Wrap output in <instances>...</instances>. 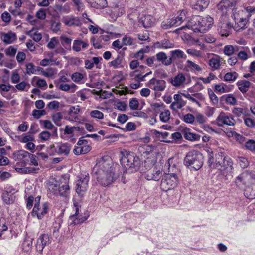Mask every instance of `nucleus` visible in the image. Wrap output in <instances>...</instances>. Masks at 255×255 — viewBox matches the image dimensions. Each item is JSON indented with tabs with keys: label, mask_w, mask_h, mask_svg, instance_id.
Returning <instances> with one entry per match:
<instances>
[{
	"label": "nucleus",
	"mask_w": 255,
	"mask_h": 255,
	"mask_svg": "<svg viewBox=\"0 0 255 255\" xmlns=\"http://www.w3.org/2000/svg\"><path fill=\"white\" fill-rule=\"evenodd\" d=\"M238 0H221L216 8L217 14L222 17H226L232 12V17L235 22L234 28L237 31L245 29L250 17L255 13V6H248L240 8L236 7Z\"/></svg>",
	"instance_id": "f257e3e1"
},
{
	"label": "nucleus",
	"mask_w": 255,
	"mask_h": 255,
	"mask_svg": "<svg viewBox=\"0 0 255 255\" xmlns=\"http://www.w3.org/2000/svg\"><path fill=\"white\" fill-rule=\"evenodd\" d=\"M98 182L103 186H107L117 178L115 170L108 161L101 159L94 168Z\"/></svg>",
	"instance_id": "f03ea898"
},
{
	"label": "nucleus",
	"mask_w": 255,
	"mask_h": 255,
	"mask_svg": "<svg viewBox=\"0 0 255 255\" xmlns=\"http://www.w3.org/2000/svg\"><path fill=\"white\" fill-rule=\"evenodd\" d=\"M69 179L70 175L68 174L51 179L48 184L49 194L56 197H67L68 196L70 190L69 185Z\"/></svg>",
	"instance_id": "7ed1b4c3"
},
{
	"label": "nucleus",
	"mask_w": 255,
	"mask_h": 255,
	"mask_svg": "<svg viewBox=\"0 0 255 255\" xmlns=\"http://www.w3.org/2000/svg\"><path fill=\"white\" fill-rule=\"evenodd\" d=\"M213 24V19L210 16L203 17L200 16H194L188 21L185 26L180 29H191L194 32L205 33L211 27Z\"/></svg>",
	"instance_id": "20e7f679"
},
{
	"label": "nucleus",
	"mask_w": 255,
	"mask_h": 255,
	"mask_svg": "<svg viewBox=\"0 0 255 255\" xmlns=\"http://www.w3.org/2000/svg\"><path fill=\"white\" fill-rule=\"evenodd\" d=\"M184 163L190 170L197 171L203 165V156L197 150L188 152L184 158Z\"/></svg>",
	"instance_id": "39448f33"
},
{
	"label": "nucleus",
	"mask_w": 255,
	"mask_h": 255,
	"mask_svg": "<svg viewBox=\"0 0 255 255\" xmlns=\"http://www.w3.org/2000/svg\"><path fill=\"white\" fill-rule=\"evenodd\" d=\"M121 154V163L126 170H130L133 172L139 169L140 161L138 157L126 151L122 152Z\"/></svg>",
	"instance_id": "423d86ee"
},
{
	"label": "nucleus",
	"mask_w": 255,
	"mask_h": 255,
	"mask_svg": "<svg viewBox=\"0 0 255 255\" xmlns=\"http://www.w3.org/2000/svg\"><path fill=\"white\" fill-rule=\"evenodd\" d=\"M208 153V164L211 168H217L219 170L224 169V165L226 161V157L222 152L214 153L211 148L207 150Z\"/></svg>",
	"instance_id": "0eeeda50"
},
{
	"label": "nucleus",
	"mask_w": 255,
	"mask_h": 255,
	"mask_svg": "<svg viewBox=\"0 0 255 255\" xmlns=\"http://www.w3.org/2000/svg\"><path fill=\"white\" fill-rule=\"evenodd\" d=\"M72 145L70 143H57L51 145L47 149V152L50 155H59L67 156L71 149Z\"/></svg>",
	"instance_id": "6e6552de"
},
{
	"label": "nucleus",
	"mask_w": 255,
	"mask_h": 255,
	"mask_svg": "<svg viewBox=\"0 0 255 255\" xmlns=\"http://www.w3.org/2000/svg\"><path fill=\"white\" fill-rule=\"evenodd\" d=\"M77 179L75 182L76 191L80 196H83L86 192L89 181V176L87 174H81L77 177Z\"/></svg>",
	"instance_id": "1a4fd4ad"
},
{
	"label": "nucleus",
	"mask_w": 255,
	"mask_h": 255,
	"mask_svg": "<svg viewBox=\"0 0 255 255\" xmlns=\"http://www.w3.org/2000/svg\"><path fill=\"white\" fill-rule=\"evenodd\" d=\"M177 177L175 174H165L162 178L160 187L164 191H167L175 187L177 185Z\"/></svg>",
	"instance_id": "9d476101"
},
{
	"label": "nucleus",
	"mask_w": 255,
	"mask_h": 255,
	"mask_svg": "<svg viewBox=\"0 0 255 255\" xmlns=\"http://www.w3.org/2000/svg\"><path fill=\"white\" fill-rule=\"evenodd\" d=\"M18 190L10 185H7L2 194V199L3 202L8 205L13 203L15 200V196Z\"/></svg>",
	"instance_id": "9b49d317"
},
{
	"label": "nucleus",
	"mask_w": 255,
	"mask_h": 255,
	"mask_svg": "<svg viewBox=\"0 0 255 255\" xmlns=\"http://www.w3.org/2000/svg\"><path fill=\"white\" fill-rule=\"evenodd\" d=\"M218 15L221 17L218 26V33L222 36L227 37L231 33L232 26L230 23L227 21V16L222 17L221 15Z\"/></svg>",
	"instance_id": "f8f14e48"
},
{
	"label": "nucleus",
	"mask_w": 255,
	"mask_h": 255,
	"mask_svg": "<svg viewBox=\"0 0 255 255\" xmlns=\"http://www.w3.org/2000/svg\"><path fill=\"white\" fill-rule=\"evenodd\" d=\"M75 213L74 215L70 216L69 219V223L70 225H75L83 223L88 218L89 215L82 216L79 213V205L77 202L74 203Z\"/></svg>",
	"instance_id": "ddd939ff"
},
{
	"label": "nucleus",
	"mask_w": 255,
	"mask_h": 255,
	"mask_svg": "<svg viewBox=\"0 0 255 255\" xmlns=\"http://www.w3.org/2000/svg\"><path fill=\"white\" fill-rule=\"evenodd\" d=\"M146 86L154 91L156 95L164 91L166 88V82L163 80L153 78L146 83Z\"/></svg>",
	"instance_id": "4468645a"
},
{
	"label": "nucleus",
	"mask_w": 255,
	"mask_h": 255,
	"mask_svg": "<svg viewBox=\"0 0 255 255\" xmlns=\"http://www.w3.org/2000/svg\"><path fill=\"white\" fill-rule=\"evenodd\" d=\"M217 125L222 126L223 125L234 126L235 124V120L232 115L229 113L221 112L216 118Z\"/></svg>",
	"instance_id": "2eb2a0df"
},
{
	"label": "nucleus",
	"mask_w": 255,
	"mask_h": 255,
	"mask_svg": "<svg viewBox=\"0 0 255 255\" xmlns=\"http://www.w3.org/2000/svg\"><path fill=\"white\" fill-rule=\"evenodd\" d=\"M80 111V106L78 105L75 106H71L68 112L67 115L65 117V119L70 122H81V118L78 115Z\"/></svg>",
	"instance_id": "dca6fc26"
},
{
	"label": "nucleus",
	"mask_w": 255,
	"mask_h": 255,
	"mask_svg": "<svg viewBox=\"0 0 255 255\" xmlns=\"http://www.w3.org/2000/svg\"><path fill=\"white\" fill-rule=\"evenodd\" d=\"M48 204L47 202L44 203L42 206H38L34 205L33 210L31 212L32 216H36L38 219H41L48 212Z\"/></svg>",
	"instance_id": "f3484780"
},
{
	"label": "nucleus",
	"mask_w": 255,
	"mask_h": 255,
	"mask_svg": "<svg viewBox=\"0 0 255 255\" xmlns=\"http://www.w3.org/2000/svg\"><path fill=\"white\" fill-rule=\"evenodd\" d=\"M162 174V170L155 167H152L145 173V178L147 180L158 181Z\"/></svg>",
	"instance_id": "a211bd4d"
},
{
	"label": "nucleus",
	"mask_w": 255,
	"mask_h": 255,
	"mask_svg": "<svg viewBox=\"0 0 255 255\" xmlns=\"http://www.w3.org/2000/svg\"><path fill=\"white\" fill-rule=\"evenodd\" d=\"M50 239L48 234H43L40 236L37 240L36 249L37 252L41 253L44 247L50 244Z\"/></svg>",
	"instance_id": "6ab92c4d"
},
{
	"label": "nucleus",
	"mask_w": 255,
	"mask_h": 255,
	"mask_svg": "<svg viewBox=\"0 0 255 255\" xmlns=\"http://www.w3.org/2000/svg\"><path fill=\"white\" fill-rule=\"evenodd\" d=\"M249 179V175L246 172L239 174L235 179L236 186L240 189H244Z\"/></svg>",
	"instance_id": "aec40b11"
},
{
	"label": "nucleus",
	"mask_w": 255,
	"mask_h": 255,
	"mask_svg": "<svg viewBox=\"0 0 255 255\" xmlns=\"http://www.w3.org/2000/svg\"><path fill=\"white\" fill-rule=\"evenodd\" d=\"M62 22L69 27L79 26L82 24L79 18L73 16L64 17Z\"/></svg>",
	"instance_id": "412c9836"
},
{
	"label": "nucleus",
	"mask_w": 255,
	"mask_h": 255,
	"mask_svg": "<svg viewBox=\"0 0 255 255\" xmlns=\"http://www.w3.org/2000/svg\"><path fill=\"white\" fill-rule=\"evenodd\" d=\"M238 50L237 57L241 60L246 61L250 57L251 51L248 47L238 46Z\"/></svg>",
	"instance_id": "4be33fe9"
},
{
	"label": "nucleus",
	"mask_w": 255,
	"mask_h": 255,
	"mask_svg": "<svg viewBox=\"0 0 255 255\" xmlns=\"http://www.w3.org/2000/svg\"><path fill=\"white\" fill-rule=\"evenodd\" d=\"M89 45L87 41H82L80 39L74 40L72 49L76 52H80L81 50L87 49Z\"/></svg>",
	"instance_id": "5701e85b"
},
{
	"label": "nucleus",
	"mask_w": 255,
	"mask_h": 255,
	"mask_svg": "<svg viewBox=\"0 0 255 255\" xmlns=\"http://www.w3.org/2000/svg\"><path fill=\"white\" fill-rule=\"evenodd\" d=\"M185 68L187 71L195 74L201 72L202 70L199 65L189 60H188L186 62Z\"/></svg>",
	"instance_id": "b1692460"
},
{
	"label": "nucleus",
	"mask_w": 255,
	"mask_h": 255,
	"mask_svg": "<svg viewBox=\"0 0 255 255\" xmlns=\"http://www.w3.org/2000/svg\"><path fill=\"white\" fill-rule=\"evenodd\" d=\"M170 59H171V63L172 62V61H175L179 59L185 60L187 58L186 55L180 49L172 50L170 52Z\"/></svg>",
	"instance_id": "393cba45"
},
{
	"label": "nucleus",
	"mask_w": 255,
	"mask_h": 255,
	"mask_svg": "<svg viewBox=\"0 0 255 255\" xmlns=\"http://www.w3.org/2000/svg\"><path fill=\"white\" fill-rule=\"evenodd\" d=\"M185 19V11L182 10L180 11L179 14L177 16L172 18H170V20L171 23L173 24V27H177L180 25Z\"/></svg>",
	"instance_id": "a878e982"
},
{
	"label": "nucleus",
	"mask_w": 255,
	"mask_h": 255,
	"mask_svg": "<svg viewBox=\"0 0 255 255\" xmlns=\"http://www.w3.org/2000/svg\"><path fill=\"white\" fill-rule=\"evenodd\" d=\"M186 78L182 73H179L171 79V83L175 87H180L185 81Z\"/></svg>",
	"instance_id": "bb28decb"
},
{
	"label": "nucleus",
	"mask_w": 255,
	"mask_h": 255,
	"mask_svg": "<svg viewBox=\"0 0 255 255\" xmlns=\"http://www.w3.org/2000/svg\"><path fill=\"white\" fill-rule=\"evenodd\" d=\"M209 3V0H199L197 2L193 4L192 8L193 9L202 11L207 7Z\"/></svg>",
	"instance_id": "cd10ccee"
},
{
	"label": "nucleus",
	"mask_w": 255,
	"mask_h": 255,
	"mask_svg": "<svg viewBox=\"0 0 255 255\" xmlns=\"http://www.w3.org/2000/svg\"><path fill=\"white\" fill-rule=\"evenodd\" d=\"M174 47V44L170 41L164 39L154 44V47L160 49H169Z\"/></svg>",
	"instance_id": "c85d7f7f"
},
{
	"label": "nucleus",
	"mask_w": 255,
	"mask_h": 255,
	"mask_svg": "<svg viewBox=\"0 0 255 255\" xmlns=\"http://www.w3.org/2000/svg\"><path fill=\"white\" fill-rule=\"evenodd\" d=\"M251 82L245 80H240L237 83L238 89L242 93H246L251 87Z\"/></svg>",
	"instance_id": "c756f323"
},
{
	"label": "nucleus",
	"mask_w": 255,
	"mask_h": 255,
	"mask_svg": "<svg viewBox=\"0 0 255 255\" xmlns=\"http://www.w3.org/2000/svg\"><path fill=\"white\" fill-rule=\"evenodd\" d=\"M156 59L166 66L169 65L171 64V59H170V57L168 58L166 54L163 52H160L157 53L155 55Z\"/></svg>",
	"instance_id": "7c9ffc66"
},
{
	"label": "nucleus",
	"mask_w": 255,
	"mask_h": 255,
	"mask_svg": "<svg viewBox=\"0 0 255 255\" xmlns=\"http://www.w3.org/2000/svg\"><path fill=\"white\" fill-rule=\"evenodd\" d=\"M14 156L16 160L18 161H22L25 160V161L28 160L29 156L30 154L25 150H19L14 153Z\"/></svg>",
	"instance_id": "2f4dec72"
},
{
	"label": "nucleus",
	"mask_w": 255,
	"mask_h": 255,
	"mask_svg": "<svg viewBox=\"0 0 255 255\" xmlns=\"http://www.w3.org/2000/svg\"><path fill=\"white\" fill-rule=\"evenodd\" d=\"M61 224L62 221L60 219L56 220L51 228L52 236L55 238H57L59 236V230L61 228Z\"/></svg>",
	"instance_id": "473e14b6"
},
{
	"label": "nucleus",
	"mask_w": 255,
	"mask_h": 255,
	"mask_svg": "<svg viewBox=\"0 0 255 255\" xmlns=\"http://www.w3.org/2000/svg\"><path fill=\"white\" fill-rule=\"evenodd\" d=\"M183 133L184 138L189 141H199L201 137L200 135L191 132L189 129H185Z\"/></svg>",
	"instance_id": "72a5a7b5"
},
{
	"label": "nucleus",
	"mask_w": 255,
	"mask_h": 255,
	"mask_svg": "<svg viewBox=\"0 0 255 255\" xmlns=\"http://www.w3.org/2000/svg\"><path fill=\"white\" fill-rule=\"evenodd\" d=\"M208 64L212 70H218L221 66V59L218 56H215L209 59Z\"/></svg>",
	"instance_id": "f704fd0d"
},
{
	"label": "nucleus",
	"mask_w": 255,
	"mask_h": 255,
	"mask_svg": "<svg viewBox=\"0 0 255 255\" xmlns=\"http://www.w3.org/2000/svg\"><path fill=\"white\" fill-rule=\"evenodd\" d=\"M33 239L30 237H25L24 241L22 244V250L25 252L30 251L32 247Z\"/></svg>",
	"instance_id": "c9c22d12"
},
{
	"label": "nucleus",
	"mask_w": 255,
	"mask_h": 255,
	"mask_svg": "<svg viewBox=\"0 0 255 255\" xmlns=\"http://www.w3.org/2000/svg\"><path fill=\"white\" fill-rule=\"evenodd\" d=\"M100 60H102V58L98 57H94L91 59H87L85 61V67L86 69H91L94 66V65H97Z\"/></svg>",
	"instance_id": "e433bc0d"
},
{
	"label": "nucleus",
	"mask_w": 255,
	"mask_h": 255,
	"mask_svg": "<svg viewBox=\"0 0 255 255\" xmlns=\"http://www.w3.org/2000/svg\"><path fill=\"white\" fill-rule=\"evenodd\" d=\"M77 88V86L74 83H72L70 85L62 83L60 84L59 86V89L60 90L65 92L70 91L72 93L75 92Z\"/></svg>",
	"instance_id": "4c0bfd02"
},
{
	"label": "nucleus",
	"mask_w": 255,
	"mask_h": 255,
	"mask_svg": "<svg viewBox=\"0 0 255 255\" xmlns=\"http://www.w3.org/2000/svg\"><path fill=\"white\" fill-rule=\"evenodd\" d=\"M40 123L43 125L45 128L48 129H54L53 131V134H55V136L57 135V128L55 127L52 123L49 120H40Z\"/></svg>",
	"instance_id": "58836bf2"
},
{
	"label": "nucleus",
	"mask_w": 255,
	"mask_h": 255,
	"mask_svg": "<svg viewBox=\"0 0 255 255\" xmlns=\"http://www.w3.org/2000/svg\"><path fill=\"white\" fill-rule=\"evenodd\" d=\"M238 45H227L224 47V53L226 55L231 56L237 52Z\"/></svg>",
	"instance_id": "ea45409f"
},
{
	"label": "nucleus",
	"mask_w": 255,
	"mask_h": 255,
	"mask_svg": "<svg viewBox=\"0 0 255 255\" xmlns=\"http://www.w3.org/2000/svg\"><path fill=\"white\" fill-rule=\"evenodd\" d=\"M238 77V74L236 72H230L226 73L224 76L223 80L228 82H234Z\"/></svg>",
	"instance_id": "a19ab883"
},
{
	"label": "nucleus",
	"mask_w": 255,
	"mask_h": 255,
	"mask_svg": "<svg viewBox=\"0 0 255 255\" xmlns=\"http://www.w3.org/2000/svg\"><path fill=\"white\" fill-rule=\"evenodd\" d=\"M2 39L3 41L6 44H10L12 43L16 39L15 34L12 32H8L6 34H4Z\"/></svg>",
	"instance_id": "79ce46f5"
},
{
	"label": "nucleus",
	"mask_w": 255,
	"mask_h": 255,
	"mask_svg": "<svg viewBox=\"0 0 255 255\" xmlns=\"http://www.w3.org/2000/svg\"><path fill=\"white\" fill-rule=\"evenodd\" d=\"M189 100L193 103H195L198 106L200 107L201 104L199 100L203 101L204 97L201 93H196L192 94Z\"/></svg>",
	"instance_id": "37998d69"
},
{
	"label": "nucleus",
	"mask_w": 255,
	"mask_h": 255,
	"mask_svg": "<svg viewBox=\"0 0 255 255\" xmlns=\"http://www.w3.org/2000/svg\"><path fill=\"white\" fill-rule=\"evenodd\" d=\"M85 0L90 5V6L97 9L104 8L106 7L108 5L107 0H103L101 3L99 4L96 3L95 2H92L90 0Z\"/></svg>",
	"instance_id": "c03bdc74"
},
{
	"label": "nucleus",
	"mask_w": 255,
	"mask_h": 255,
	"mask_svg": "<svg viewBox=\"0 0 255 255\" xmlns=\"http://www.w3.org/2000/svg\"><path fill=\"white\" fill-rule=\"evenodd\" d=\"M122 43L125 46H131L136 44V40L130 36L125 35L122 38Z\"/></svg>",
	"instance_id": "a18cd8bd"
},
{
	"label": "nucleus",
	"mask_w": 255,
	"mask_h": 255,
	"mask_svg": "<svg viewBox=\"0 0 255 255\" xmlns=\"http://www.w3.org/2000/svg\"><path fill=\"white\" fill-rule=\"evenodd\" d=\"M61 44L66 49H70L71 48V43L72 39L67 37L65 35H62L60 37Z\"/></svg>",
	"instance_id": "49530a36"
},
{
	"label": "nucleus",
	"mask_w": 255,
	"mask_h": 255,
	"mask_svg": "<svg viewBox=\"0 0 255 255\" xmlns=\"http://www.w3.org/2000/svg\"><path fill=\"white\" fill-rule=\"evenodd\" d=\"M245 196L250 199L255 198V190H254L252 187H246L244 190Z\"/></svg>",
	"instance_id": "de8ad7c7"
},
{
	"label": "nucleus",
	"mask_w": 255,
	"mask_h": 255,
	"mask_svg": "<svg viewBox=\"0 0 255 255\" xmlns=\"http://www.w3.org/2000/svg\"><path fill=\"white\" fill-rule=\"evenodd\" d=\"M122 58L118 56L117 57L109 63V66L113 67L114 68H119L122 67Z\"/></svg>",
	"instance_id": "09e8293b"
},
{
	"label": "nucleus",
	"mask_w": 255,
	"mask_h": 255,
	"mask_svg": "<svg viewBox=\"0 0 255 255\" xmlns=\"http://www.w3.org/2000/svg\"><path fill=\"white\" fill-rule=\"evenodd\" d=\"M237 162L239 165L242 168V169H245L247 168L249 164V161L248 159L242 156H238L237 158Z\"/></svg>",
	"instance_id": "8fccbe9b"
},
{
	"label": "nucleus",
	"mask_w": 255,
	"mask_h": 255,
	"mask_svg": "<svg viewBox=\"0 0 255 255\" xmlns=\"http://www.w3.org/2000/svg\"><path fill=\"white\" fill-rule=\"evenodd\" d=\"M225 101L226 103L232 106H235L237 104L236 98L232 94L225 95Z\"/></svg>",
	"instance_id": "3c124183"
},
{
	"label": "nucleus",
	"mask_w": 255,
	"mask_h": 255,
	"mask_svg": "<svg viewBox=\"0 0 255 255\" xmlns=\"http://www.w3.org/2000/svg\"><path fill=\"white\" fill-rule=\"evenodd\" d=\"M71 79L73 81L77 83H82V81L84 78L83 74L81 73L76 72L73 73L71 76Z\"/></svg>",
	"instance_id": "603ef678"
},
{
	"label": "nucleus",
	"mask_w": 255,
	"mask_h": 255,
	"mask_svg": "<svg viewBox=\"0 0 255 255\" xmlns=\"http://www.w3.org/2000/svg\"><path fill=\"white\" fill-rule=\"evenodd\" d=\"M76 10L78 12H81L85 9V5L81 0H71Z\"/></svg>",
	"instance_id": "864d4df0"
},
{
	"label": "nucleus",
	"mask_w": 255,
	"mask_h": 255,
	"mask_svg": "<svg viewBox=\"0 0 255 255\" xmlns=\"http://www.w3.org/2000/svg\"><path fill=\"white\" fill-rule=\"evenodd\" d=\"M245 148L251 152L255 151V141L253 139H249L245 142Z\"/></svg>",
	"instance_id": "5fc2aeb1"
},
{
	"label": "nucleus",
	"mask_w": 255,
	"mask_h": 255,
	"mask_svg": "<svg viewBox=\"0 0 255 255\" xmlns=\"http://www.w3.org/2000/svg\"><path fill=\"white\" fill-rule=\"evenodd\" d=\"M214 89L216 92H218L220 94L229 92L227 86L224 83L215 85Z\"/></svg>",
	"instance_id": "6e6d98bb"
},
{
	"label": "nucleus",
	"mask_w": 255,
	"mask_h": 255,
	"mask_svg": "<svg viewBox=\"0 0 255 255\" xmlns=\"http://www.w3.org/2000/svg\"><path fill=\"white\" fill-rule=\"evenodd\" d=\"M170 112L168 110H165L160 114V120L161 121L166 123L170 119Z\"/></svg>",
	"instance_id": "4d7b16f0"
},
{
	"label": "nucleus",
	"mask_w": 255,
	"mask_h": 255,
	"mask_svg": "<svg viewBox=\"0 0 255 255\" xmlns=\"http://www.w3.org/2000/svg\"><path fill=\"white\" fill-rule=\"evenodd\" d=\"M8 225L4 219L0 220V238L3 233L8 230Z\"/></svg>",
	"instance_id": "13d9d810"
},
{
	"label": "nucleus",
	"mask_w": 255,
	"mask_h": 255,
	"mask_svg": "<svg viewBox=\"0 0 255 255\" xmlns=\"http://www.w3.org/2000/svg\"><path fill=\"white\" fill-rule=\"evenodd\" d=\"M129 106L132 110H136L139 108V102L136 98H132L129 102Z\"/></svg>",
	"instance_id": "bf43d9fd"
},
{
	"label": "nucleus",
	"mask_w": 255,
	"mask_h": 255,
	"mask_svg": "<svg viewBox=\"0 0 255 255\" xmlns=\"http://www.w3.org/2000/svg\"><path fill=\"white\" fill-rule=\"evenodd\" d=\"M90 115L91 117L98 119H102L104 118L103 113L97 110L92 111L90 113Z\"/></svg>",
	"instance_id": "052dcab7"
},
{
	"label": "nucleus",
	"mask_w": 255,
	"mask_h": 255,
	"mask_svg": "<svg viewBox=\"0 0 255 255\" xmlns=\"http://www.w3.org/2000/svg\"><path fill=\"white\" fill-rule=\"evenodd\" d=\"M62 119V115L61 113L57 112L55 114H53L52 116V119L54 121V123L58 126H60L61 125V120Z\"/></svg>",
	"instance_id": "680f3d73"
},
{
	"label": "nucleus",
	"mask_w": 255,
	"mask_h": 255,
	"mask_svg": "<svg viewBox=\"0 0 255 255\" xmlns=\"http://www.w3.org/2000/svg\"><path fill=\"white\" fill-rule=\"evenodd\" d=\"M46 114V111L44 110H34L32 112V116L35 118L38 119L41 116H44Z\"/></svg>",
	"instance_id": "e2e57ef3"
},
{
	"label": "nucleus",
	"mask_w": 255,
	"mask_h": 255,
	"mask_svg": "<svg viewBox=\"0 0 255 255\" xmlns=\"http://www.w3.org/2000/svg\"><path fill=\"white\" fill-rule=\"evenodd\" d=\"M195 118L192 114H187L184 116L183 121L188 124H193L195 121Z\"/></svg>",
	"instance_id": "0e129e2a"
},
{
	"label": "nucleus",
	"mask_w": 255,
	"mask_h": 255,
	"mask_svg": "<svg viewBox=\"0 0 255 255\" xmlns=\"http://www.w3.org/2000/svg\"><path fill=\"white\" fill-rule=\"evenodd\" d=\"M26 72L30 75L32 74H35V66L32 63H28L26 65Z\"/></svg>",
	"instance_id": "69168bd1"
},
{
	"label": "nucleus",
	"mask_w": 255,
	"mask_h": 255,
	"mask_svg": "<svg viewBox=\"0 0 255 255\" xmlns=\"http://www.w3.org/2000/svg\"><path fill=\"white\" fill-rule=\"evenodd\" d=\"M244 122L245 124L250 128H255V122L251 118H245L244 119Z\"/></svg>",
	"instance_id": "338daca9"
},
{
	"label": "nucleus",
	"mask_w": 255,
	"mask_h": 255,
	"mask_svg": "<svg viewBox=\"0 0 255 255\" xmlns=\"http://www.w3.org/2000/svg\"><path fill=\"white\" fill-rule=\"evenodd\" d=\"M187 53L193 57H199L202 56V52L200 51L192 48L187 49Z\"/></svg>",
	"instance_id": "774afa93"
}]
</instances>
